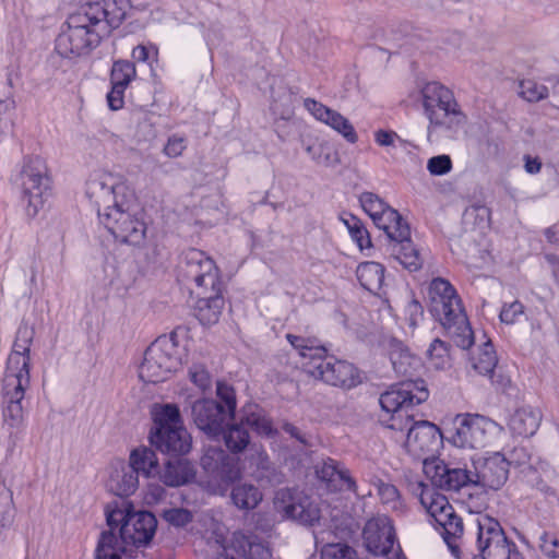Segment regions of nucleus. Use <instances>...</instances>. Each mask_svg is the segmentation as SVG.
Here are the masks:
<instances>
[{
    "label": "nucleus",
    "mask_w": 559,
    "mask_h": 559,
    "mask_svg": "<svg viewBox=\"0 0 559 559\" xmlns=\"http://www.w3.org/2000/svg\"><path fill=\"white\" fill-rule=\"evenodd\" d=\"M241 419L245 425L250 426L261 436L273 437L276 433L272 420L258 405L245 406Z\"/></svg>",
    "instance_id": "473e14b6"
},
{
    "label": "nucleus",
    "mask_w": 559,
    "mask_h": 559,
    "mask_svg": "<svg viewBox=\"0 0 559 559\" xmlns=\"http://www.w3.org/2000/svg\"><path fill=\"white\" fill-rule=\"evenodd\" d=\"M17 181L25 211L34 217L51 194V179L45 159L37 155L25 157Z\"/></svg>",
    "instance_id": "9d476101"
},
{
    "label": "nucleus",
    "mask_w": 559,
    "mask_h": 559,
    "mask_svg": "<svg viewBox=\"0 0 559 559\" xmlns=\"http://www.w3.org/2000/svg\"><path fill=\"white\" fill-rule=\"evenodd\" d=\"M110 527L109 531L100 534L97 547L96 559H121V555L127 551L128 544L118 538Z\"/></svg>",
    "instance_id": "c9c22d12"
},
{
    "label": "nucleus",
    "mask_w": 559,
    "mask_h": 559,
    "mask_svg": "<svg viewBox=\"0 0 559 559\" xmlns=\"http://www.w3.org/2000/svg\"><path fill=\"white\" fill-rule=\"evenodd\" d=\"M394 253L400 263L409 271H417L421 267L423 259L419 251L409 241V237L405 240H395Z\"/></svg>",
    "instance_id": "58836bf2"
},
{
    "label": "nucleus",
    "mask_w": 559,
    "mask_h": 559,
    "mask_svg": "<svg viewBox=\"0 0 559 559\" xmlns=\"http://www.w3.org/2000/svg\"><path fill=\"white\" fill-rule=\"evenodd\" d=\"M474 485L488 490L501 489L508 480L510 462L500 452L473 457Z\"/></svg>",
    "instance_id": "a211bd4d"
},
{
    "label": "nucleus",
    "mask_w": 559,
    "mask_h": 559,
    "mask_svg": "<svg viewBox=\"0 0 559 559\" xmlns=\"http://www.w3.org/2000/svg\"><path fill=\"white\" fill-rule=\"evenodd\" d=\"M497 362L498 359L493 350V346L489 341L486 342L478 353L472 357L473 369L485 377L493 372L497 367Z\"/></svg>",
    "instance_id": "a19ab883"
},
{
    "label": "nucleus",
    "mask_w": 559,
    "mask_h": 559,
    "mask_svg": "<svg viewBox=\"0 0 559 559\" xmlns=\"http://www.w3.org/2000/svg\"><path fill=\"white\" fill-rule=\"evenodd\" d=\"M250 475L258 481L267 485L281 483V475L276 472L269 455L263 449H255L250 456Z\"/></svg>",
    "instance_id": "c756f323"
},
{
    "label": "nucleus",
    "mask_w": 559,
    "mask_h": 559,
    "mask_svg": "<svg viewBox=\"0 0 559 559\" xmlns=\"http://www.w3.org/2000/svg\"><path fill=\"white\" fill-rule=\"evenodd\" d=\"M361 535L366 550L377 557L391 552L397 540L392 520L383 514L369 519Z\"/></svg>",
    "instance_id": "aec40b11"
},
{
    "label": "nucleus",
    "mask_w": 559,
    "mask_h": 559,
    "mask_svg": "<svg viewBox=\"0 0 559 559\" xmlns=\"http://www.w3.org/2000/svg\"><path fill=\"white\" fill-rule=\"evenodd\" d=\"M216 395L222 403L225 404V413L229 419H234L237 408V400L235 389L224 381H217Z\"/></svg>",
    "instance_id": "8fccbe9b"
},
{
    "label": "nucleus",
    "mask_w": 559,
    "mask_h": 559,
    "mask_svg": "<svg viewBox=\"0 0 559 559\" xmlns=\"http://www.w3.org/2000/svg\"><path fill=\"white\" fill-rule=\"evenodd\" d=\"M390 360L399 376H411L420 365L419 359L401 344H395L391 347Z\"/></svg>",
    "instance_id": "e433bc0d"
},
{
    "label": "nucleus",
    "mask_w": 559,
    "mask_h": 559,
    "mask_svg": "<svg viewBox=\"0 0 559 559\" xmlns=\"http://www.w3.org/2000/svg\"><path fill=\"white\" fill-rule=\"evenodd\" d=\"M419 501L426 512L441 527V535L453 554L457 551L456 542L463 536L462 519L455 513L448 498L437 489L420 484Z\"/></svg>",
    "instance_id": "f8f14e48"
},
{
    "label": "nucleus",
    "mask_w": 559,
    "mask_h": 559,
    "mask_svg": "<svg viewBox=\"0 0 559 559\" xmlns=\"http://www.w3.org/2000/svg\"><path fill=\"white\" fill-rule=\"evenodd\" d=\"M322 559H359L357 550L345 543H332L321 550Z\"/></svg>",
    "instance_id": "49530a36"
},
{
    "label": "nucleus",
    "mask_w": 559,
    "mask_h": 559,
    "mask_svg": "<svg viewBox=\"0 0 559 559\" xmlns=\"http://www.w3.org/2000/svg\"><path fill=\"white\" fill-rule=\"evenodd\" d=\"M450 441L459 448L478 449L488 445L502 427L478 414H459L453 420Z\"/></svg>",
    "instance_id": "4468645a"
},
{
    "label": "nucleus",
    "mask_w": 559,
    "mask_h": 559,
    "mask_svg": "<svg viewBox=\"0 0 559 559\" xmlns=\"http://www.w3.org/2000/svg\"><path fill=\"white\" fill-rule=\"evenodd\" d=\"M423 106L430 129L456 130L465 122L453 93L438 82H429L421 90Z\"/></svg>",
    "instance_id": "9b49d317"
},
{
    "label": "nucleus",
    "mask_w": 559,
    "mask_h": 559,
    "mask_svg": "<svg viewBox=\"0 0 559 559\" xmlns=\"http://www.w3.org/2000/svg\"><path fill=\"white\" fill-rule=\"evenodd\" d=\"M287 341L289 344L299 353L300 357L305 360L304 362H311L318 360L319 355L324 356L325 348L314 344L311 338L302 336L287 334Z\"/></svg>",
    "instance_id": "79ce46f5"
},
{
    "label": "nucleus",
    "mask_w": 559,
    "mask_h": 559,
    "mask_svg": "<svg viewBox=\"0 0 559 559\" xmlns=\"http://www.w3.org/2000/svg\"><path fill=\"white\" fill-rule=\"evenodd\" d=\"M307 152H308L309 154H311L312 159H314L317 163H319V164H324V165H328V164H329L330 156H329V155H325V156H324V159H322V158H321V155H320V154H317V150H316V147L308 146V147H307Z\"/></svg>",
    "instance_id": "69168bd1"
},
{
    "label": "nucleus",
    "mask_w": 559,
    "mask_h": 559,
    "mask_svg": "<svg viewBox=\"0 0 559 559\" xmlns=\"http://www.w3.org/2000/svg\"><path fill=\"white\" fill-rule=\"evenodd\" d=\"M233 503L240 510H253L263 499L261 490L249 483H238L230 492Z\"/></svg>",
    "instance_id": "2f4dec72"
},
{
    "label": "nucleus",
    "mask_w": 559,
    "mask_h": 559,
    "mask_svg": "<svg viewBox=\"0 0 559 559\" xmlns=\"http://www.w3.org/2000/svg\"><path fill=\"white\" fill-rule=\"evenodd\" d=\"M178 277L198 298V320L203 325L217 323L225 302L221 272L214 260L201 250L190 249L179 265Z\"/></svg>",
    "instance_id": "7ed1b4c3"
},
{
    "label": "nucleus",
    "mask_w": 559,
    "mask_h": 559,
    "mask_svg": "<svg viewBox=\"0 0 559 559\" xmlns=\"http://www.w3.org/2000/svg\"><path fill=\"white\" fill-rule=\"evenodd\" d=\"M283 429L287 433H289L292 437H294V438L298 439L299 441L304 442L302 438L299 435L298 429L294 425L286 423V424H284Z\"/></svg>",
    "instance_id": "338daca9"
},
{
    "label": "nucleus",
    "mask_w": 559,
    "mask_h": 559,
    "mask_svg": "<svg viewBox=\"0 0 559 559\" xmlns=\"http://www.w3.org/2000/svg\"><path fill=\"white\" fill-rule=\"evenodd\" d=\"M356 275L365 289L377 293L384 281V267L378 262H364L358 265Z\"/></svg>",
    "instance_id": "f704fd0d"
},
{
    "label": "nucleus",
    "mask_w": 559,
    "mask_h": 559,
    "mask_svg": "<svg viewBox=\"0 0 559 559\" xmlns=\"http://www.w3.org/2000/svg\"><path fill=\"white\" fill-rule=\"evenodd\" d=\"M13 522L12 508L9 504L0 503V526H10Z\"/></svg>",
    "instance_id": "680f3d73"
},
{
    "label": "nucleus",
    "mask_w": 559,
    "mask_h": 559,
    "mask_svg": "<svg viewBox=\"0 0 559 559\" xmlns=\"http://www.w3.org/2000/svg\"><path fill=\"white\" fill-rule=\"evenodd\" d=\"M133 192L122 176L105 169L92 171L85 183L86 197L102 211Z\"/></svg>",
    "instance_id": "dca6fc26"
},
{
    "label": "nucleus",
    "mask_w": 559,
    "mask_h": 559,
    "mask_svg": "<svg viewBox=\"0 0 559 559\" xmlns=\"http://www.w3.org/2000/svg\"><path fill=\"white\" fill-rule=\"evenodd\" d=\"M372 485L377 488V495L381 503L388 509L396 513H403L405 511V503L399 489L390 483L377 478L372 481Z\"/></svg>",
    "instance_id": "4c0bfd02"
},
{
    "label": "nucleus",
    "mask_w": 559,
    "mask_h": 559,
    "mask_svg": "<svg viewBox=\"0 0 559 559\" xmlns=\"http://www.w3.org/2000/svg\"><path fill=\"white\" fill-rule=\"evenodd\" d=\"M107 524L111 528L120 525L123 543L133 546L146 545L153 538L157 521L147 511H134L127 500H120L106 507Z\"/></svg>",
    "instance_id": "1a4fd4ad"
},
{
    "label": "nucleus",
    "mask_w": 559,
    "mask_h": 559,
    "mask_svg": "<svg viewBox=\"0 0 559 559\" xmlns=\"http://www.w3.org/2000/svg\"><path fill=\"white\" fill-rule=\"evenodd\" d=\"M490 379H491V383L497 388V389H500V390H504L507 389L510 383H511V380L509 377L507 376H503L501 373H497L496 372V369L493 370V372L491 374L488 376Z\"/></svg>",
    "instance_id": "e2e57ef3"
},
{
    "label": "nucleus",
    "mask_w": 559,
    "mask_h": 559,
    "mask_svg": "<svg viewBox=\"0 0 559 559\" xmlns=\"http://www.w3.org/2000/svg\"><path fill=\"white\" fill-rule=\"evenodd\" d=\"M540 421L542 413L538 408L521 406L511 415L509 428L514 435L526 438L537 431Z\"/></svg>",
    "instance_id": "bb28decb"
},
{
    "label": "nucleus",
    "mask_w": 559,
    "mask_h": 559,
    "mask_svg": "<svg viewBox=\"0 0 559 559\" xmlns=\"http://www.w3.org/2000/svg\"><path fill=\"white\" fill-rule=\"evenodd\" d=\"M440 444L439 428L426 420L416 421L406 433L405 448L416 459L427 462V455L436 452Z\"/></svg>",
    "instance_id": "412c9836"
},
{
    "label": "nucleus",
    "mask_w": 559,
    "mask_h": 559,
    "mask_svg": "<svg viewBox=\"0 0 559 559\" xmlns=\"http://www.w3.org/2000/svg\"><path fill=\"white\" fill-rule=\"evenodd\" d=\"M243 425L240 419V423L229 425L223 433L225 444L233 453L242 452L250 443L249 432Z\"/></svg>",
    "instance_id": "ea45409f"
},
{
    "label": "nucleus",
    "mask_w": 559,
    "mask_h": 559,
    "mask_svg": "<svg viewBox=\"0 0 559 559\" xmlns=\"http://www.w3.org/2000/svg\"><path fill=\"white\" fill-rule=\"evenodd\" d=\"M126 88L124 86L111 85V90L107 94V102L110 109L118 110L123 107Z\"/></svg>",
    "instance_id": "bf43d9fd"
},
{
    "label": "nucleus",
    "mask_w": 559,
    "mask_h": 559,
    "mask_svg": "<svg viewBox=\"0 0 559 559\" xmlns=\"http://www.w3.org/2000/svg\"><path fill=\"white\" fill-rule=\"evenodd\" d=\"M128 0L87 2L70 13L55 40L56 52L69 60L87 57L127 15Z\"/></svg>",
    "instance_id": "f257e3e1"
},
{
    "label": "nucleus",
    "mask_w": 559,
    "mask_h": 559,
    "mask_svg": "<svg viewBox=\"0 0 559 559\" xmlns=\"http://www.w3.org/2000/svg\"><path fill=\"white\" fill-rule=\"evenodd\" d=\"M191 381L202 391H206L212 385V379L209 371L201 365H194L189 370Z\"/></svg>",
    "instance_id": "6e6d98bb"
},
{
    "label": "nucleus",
    "mask_w": 559,
    "mask_h": 559,
    "mask_svg": "<svg viewBox=\"0 0 559 559\" xmlns=\"http://www.w3.org/2000/svg\"><path fill=\"white\" fill-rule=\"evenodd\" d=\"M187 148V139L183 135L173 134L168 138L163 152L169 158H177L182 155Z\"/></svg>",
    "instance_id": "5fc2aeb1"
},
{
    "label": "nucleus",
    "mask_w": 559,
    "mask_h": 559,
    "mask_svg": "<svg viewBox=\"0 0 559 559\" xmlns=\"http://www.w3.org/2000/svg\"><path fill=\"white\" fill-rule=\"evenodd\" d=\"M305 371L317 380L326 384L350 389L359 382V374L353 364L336 359L333 356L319 355L318 360L302 362Z\"/></svg>",
    "instance_id": "f3484780"
},
{
    "label": "nucleus",
    "mask_w": 559,
    "mask_h": 559,
    "mask_svg": "<svg viewBox=\"0 0 559 559\" xmlns=\"http://www.w3.org/2000/svg\"><path fill=\"white\" fill-rule=\"evenodd\" d=\"M135 76L136 69L132 62L128 60H117L114 62L110 72L111 85L128 87Z\"/></svg>",
    "instance_id": "a18cd8bd"
},
{
    "label": "nucleus",
    "mask_w": 559,
    "mask_h": 559,
    "mask_svg": "<svg viewBox=\"0 0 559 559\" xmlns=\"http://www.w3.org/2000/svg\"><path fill=\"white\" fill-rule=\"evenodd\" d=\"M373 136L374 142L381 147H395L397 143H404V140L392 130H376Z\"/></svg>",
    "instance_id": "4d7b16f0"
},
{
    "label": "nucleus",
    "mask_w": 559,
    "mask_h": 559,
    "mask_svg": "<svg viewBox=\"0 0 559 559\" xmlns=\"http://www.w3.org/2000/svg\"><path fill=\"white\" fill-rule=\"evenodd\" d=\"M520 96L525 100L534 103L539 102L548 96V88L534 80H523L519 84Z\"/></svg>",
    "instance_id": "09e8293b"
},
{
    "label": "nucleus",
    "mask_w": 559,
    "mask_h": 559,
    "mask_svg": "<svg viewBox=\"0 0 559 559\" xmlns=\"http://www.w3.org/2000/svg\"><path fill=\"white\" fill-rule=\"evenodd\" d=\"M98 217L118 241L132 246L143 243L147 230L145 213L134 192L105 211L98 210Z\"/></svg>",
    "instance_id": "0eeeda50"
},
{
    "label": "nucleus",
    "mask_w": 559,
    "mask_h": 559,
    "mask_svg": "<svg viewBox=\"0 0 559 559\" xmlns=\"http://www.w3.org/2000/svg\"><path fill=\"white\" fill-rule=\"evenodd\" d=\"M34 330L28 325L19 328L13 348L7 359L2 380L4 407L2 409V428L8 433L12 447L16 444L19 435L24 429V412L22 400L29 386V350Z\"/></svg>",
    "instance_id": "f03ea898"
},
{
    "label": "nucleus",
    "mask_w": 559,
    "mask_h": 559,
    "mask_svg": "<svg viewBox=\"0 0 559 559\" xmlns=\"http://www.w3.org/2000/svg\"><path fill=\"white\" fill-rule=\"evenodd\" d=\"M129 466L135 471L138 477L142 474L152 478L158 476L160 472L156 453L146 447L136 448L130 453Z\"/></svg>",
    "instance_id": "7c9ffc66"
},
{
    "label": "nucleus",
    "mask_w": 559,
    "mask_h": 559,
    "mask_svg": "<svg viewBox=\"0 0 559 559\" xmlns=\"http://www.w3.org/2000/svg\"><path fill=\"white\" fill-rule=\"evenodd\" d=\"M304 106L314 119L329 126L335 132L341 134L348 143H357L358 134L354 126L342 114L312 98L305 99Z\"/></svg>",
    "instance_id": "b1692460"
},
{
    "label": "nucleus",
    "mask_w": 559,
    "mask_h": 559,
    "mask_svg": "<svg viewBox=\"0 0 559 559\" xmlns=\"http://www.w3.org/2000/svg\"><path fill=\"white\" fill-rule=\"evenodd\" d=\"M523 313V305L519 301H513L508 306H504L500 312V320L504 323H513L518 316Z\"/></svg>",
    "instance_id": "052dcab7"
},
{
    "label": "nucleus",
    "mask_w": 559,
    "mask_h": 559,
    "mask_svg": "<svg viewBox=\"0 0 559 559\" xmlns=\"http://www.w3.org/2000/svg\"><path fill=\"white\" fill-rule=\"evenodd\" d=\"M425 472L432 484L444 490L459 491L468 485H474L473 472L462 467H452L443 461L425 460Z\"/></svg>",
    "instance_id": "4be33fe9"
},
{
    "label": "nucleus",
    "mask_w": 559,
    "mask_h": 559,
    "mask_svg": "<svg viewBox=\"0 0 559 559\" xmlns=\"http://www.w3.org/2000/svg\"><path fill=\"white\" fill-rule=\"evenodd\" d=\"M106 486L117 496H130L134 493L139 487V477L135 471L129 465L119 462L110 466Z\"/></svg>",
    "instance_id": "a878e982"
},
{
    "label": "nucleus",
    "mask_w": 559,
    "mask_h": 559,
    "mask_svg": "<svg viewBox=\"0 0 559 559\" xmlns=\"http://www.w3.org/2000/svg\"><path fill=\"white\" fill-rule=\"evenodd\" d=\"M538 548L540 552L549 559L559 558V537L551 532H543L539 536Z\"/></svg>",
    "instance_id": "3c124183"
},
{
    "label": "nucleus",
    "mask_w": 559,
    "mask_h": 559,
    "mask_svg": "<svg viewBox=\"0 0 559 559\" xmlns=\"http://www.w3.org/2000/svg\"><path fill=\"white\" fill-rule=\"evenodd\" d=\"M359 202L364 211L372 221L377 219V216L383 214V212L389 207V205L379 195L372 192L361 193Z\"/></svg>",
    "instance_id": "de8ad7c7"
},
{
    "label": "nucleus",
    "mask_w": 559,
    "mask_h": 559,
    "mask_svg": "<svg viewBox=\"0 0 559 559\" xmlns=\"http://www.w3.org/2000/svg\"><path fill=\"white\" fill-rule=\"evenodd\" d=\"M192 418L197 427L211 438H216L223 432L224 424L229 416L219 403L204 399L192 405Z\"/></svg>",
    "instance_id": "5701e85b"
},
{
    "label": "nucleus",
    "mask_w": 559,
    "mask_h": 559,
    "mask_svg": "<svg viewBox=\"0 0 559 559\" xmlns=\"http://www.w3.org/2000/svg\"><path fill=\"white\" fill-rule=\"evenodd\" d=\"M158 49L155 45H138L132 50V58L136 61L146 62L150 59L157 60Z\"/></svg>",
    "instance_id": "13d9d810"
},
{
    "label": "nucleus",
    "mask_w": 559,
    "mask_h": 559,
    "mask_svg": "<svg viewBox=\"0 0 559 559\" xmlns=\"http://www.w3.org/2000/svg\"><path fill=\"white\" fill-rule=\"evenodd\" d=\"M234 547L237 552L246 559L271 558L269 547L251 535L236 534L234 538Z\"/></svg>",
    "instance_id": "72a5a7b5"
},
{
    "label": "nucleus",
    "mask_w": 559,
    "mask_h": 559,
    "mask_svg": "<svg viewBox=\"0 0 559 559\" xmlns=\"http://www.w3.org/2000/svg\"><path fill=\"white\" fill-rule=\"evenodd\" d=\"M427 358L429 365L437 370H444L451 366V356L448 345L436 338L430 344L427 350Z\"/></svg>",
    "instance_id": "c03bdc74"
},
{
    "label": "nucleus",
    "mask_w": 559,
    "mask_h": 559,
    "mask_svg": "<svg viewBox=\"0 0 559 559\" xmlns=\"http://www.w3.org/2000/svg\"><path fill=\"white\" fill-rule=\"evenodd\" d=\"M189 342L177 332L157 337L145 350L139 377L147 383L165 381L187 360Z\"/></svg>",
    "instance_id": "39448f33"
},
{
    "label": "nucleus",
    "mask_w": 559,
    "mask_h": 559,
    "mask_svg": "<svg viewBox=\"0 0 559 559\" xmlns=\"http://www.w3.org/2000/svg\"><path fill=\"white\" fill-rule=\"evenodd\" d=\"M152 415L151 444L167 454L188 453L191 449V437L182 424L178 406L175 404L155 405Z\"/></svg>",
    "instance_id": "6e6552de"
},
{
    "label": "nucleus",
    "mask_w": 559,
    "mask_h": 559,
    "mask_svg": "<svg viewBox=\"0 0 559 559\" xmlns=\"http://www.w3.org/2000/svg\"><path fill=\"white\" fill-rule=\"evenodd\" d=\"M542 169V163L538 158L525 156V170L528 174H538Z\"/></svg>",
    "instance_id": "0e129e2a"
},
{
    "label": "nucleus",
    "mask_w": 559,
    "mask_h": 559,
    "mask_svg": "<svg viewBox=\"0 0 559 559\" xmlns=\"http://www.w3.org/2000/svg\"><path fill=\"white\" fill-rule=\"evenodd\" d=\"M475 525L476 547L483 559H522L516 545L509 540L496 519L480 514Z\"/></svg>",
    "instance_id": "ddd939ff"
},
{
    "label": "nucleus",
    "mask_w": 559,
    "mask_h": 559,
    "mask_svg": "<svg viewBox=\"0 0 559 559\" xmlns=\"http://www.w3.org/2000/svg\"><path fill=\"white\" fill-rule=\"evenodd\" d=\"M374 225L384 230L391 240H405L409 237V227L403 221L399 212L389 206L383 214L377 216L373 221Z\"/></svg>",
    "instance_id": "c85d7f7f"
},
{
    "label": "nucleus",
    "mask_w": 559,
    "mask_h": 559,
    "mask_svg": "<svg viewBox=\"0 0 559 559\" xmlns=\"http://www.w3.org/2000/svg\"><path fill=\"white\" fill-rule=\"evenodd\" d=\"M273 507L282 519L312 526L321 519L319 502L304 491L282 488L276 491Z\"/></svg>",
    "instance_id": "2eb2a0df"
},
{
    "label": "nucleus",
    "mask_w": 559,
    "mask_h": 559,
    "mask_svg": "<svg viewBox=\"0 0 559 559\" xmlns=\"http://www.w3.org/2000/svg\"><path fill=\"white\" fill-rule=\"evenodd\" d=\"M429 396V392L423 380L404 381L381 394L379 403L385 415L381 416V423L399 433L401 439L404 432L416 421L408 408L421 404Z\"/></svg>",
    "instance_id": "423d86ee"
},
{
    "label": "nucleus",
    "mask_w": 559,
    "mask_h": 559,
    "mask_svg": "<svg viewBox=\"0 0 559 559\" xmlns=\"http://www.w3.org/2000/svg\"><path fill=\"white\" fill-rule=\"evenodd\" d=\"M195 477L193 465L182 459L169 460L159 472L158 478L169 487H179L192 481Z\"/></svg>",
    "instance_id": "cd10ccee"
},
{
    "label": "nucleus",
    "mask_w": 559,
    "mask_h": 559,
    "mask_svg": "<svg viewBox=\"0 0 559 559\" xmlns=\"http://www.w3.org/2000/svg\"><path fill=\"white\" fill-rule=\"evenodd\" d=\"M342 222L346 226L352 239L357 243L360 250L371 247V239L364 223L356 216L346 214L341 216Z\"/></svg>",
    "instance_id": "37998d69"
},
{
    "label": "nucleus",
    "mask_w": 559,
    "mask_h": 559,
    "mask_svg": "<svg viewBox=\"0 0 559 559\" xmlns=\"http://www.w3.org/2000/svg\"><path fill=\"white\" fill-rule=\"evenodd\" d=\"M428 307L459 347L467 349L473 344V332L461 299L449 281L441 277L431 281Z\"/></svg>",
    "instance_id": "20e7f679"
},
{
    "label": "nucleus",
    "mask_w": 559,
    "mask_h": 559,
    "mask_svg": "<svg viewBox=\"0 0 559 559\" xmlns=\"http://www.w3.org/2000/svg\"><path fill=\"white\" fill-rule=\"evenodd\" d=\"M163 518L171 525L180 527L185 526L192 520V514L189 510L182 508H171L164 510Z\"/></svg>",
    "instance_id": "864d4df0"
},
{
    "label": "nucleus",
    "mask_w": 559,
    "mask_h": 559,
    "mask_svg": "<svg viewBox=\"0 0 559 559\" xmlns=\"http://www.w3.org/2000/svg\"><path fill=\"white\" fill-rule=\"evenodd\" d=\"M318 477L333 490L357 491V484L349 471L335 460L328 459L317 467Z\"/></svg>",
    "instance_id": "393cba45"
},
{
    "label": "nucleus",
    "mask_w": 559,
    "mask_h": 559,
    "mask_svg": "<svg viewBox=\"0 0 559 559\" xmlns=\"http://www.w3.org/2000/svg\"><path fill=\"white\" fill-rule=\"evenodd\" d=\"M11 106H12V102L7 100V99H2L0 97V115L9 111Z\"/></svg>",
    "instance_id": "774afa93"
},
{
    "label": "nucleus",
    "mask_w": 559,
    "mask_h": 559,
    "mask_svg": "<svg viewBox=\"0 0 559 559\" xmlns=\"http://www.w3.org/2000/svg\"><path fill=\"white\" fill-rule=\"evenodd\" d=\"M427 169L432 176H443L451 171L452 160L449 155H437L428 159Z\"/></svg>",
    "instance_id": "603ef678"
},
{
    "label": "nucleus",
    "mask_w": 559,
    "mask_h": 559,
    "mask_svg": "<svg viewBox=\"0 0 559 559\" xmlns=\"http://www.w3.org/2000/svg\"><path fill=\"white\" fill-rule=\"evenodd\" d=\"M201 466L213 480L222 483L223 486L219 485L222 495L242 475L238 460L226 454L219 447H206L201 457Z\"/></svg>",
    "instance_id": "6ab92c4d"
}]
</instances>
